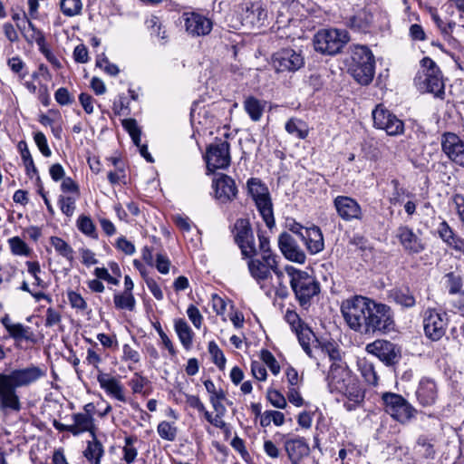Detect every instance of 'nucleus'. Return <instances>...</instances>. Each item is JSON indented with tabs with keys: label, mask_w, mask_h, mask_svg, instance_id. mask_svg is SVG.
<instances>
[{
	"label": "nucleus",
	"mask_w": 464,
	"mask_h": 464,
	"mask_svg": "<svg viewBox=\"0 0 464 464\" xmlns=\"http://www.w3.org/2000/svg\"><path fill=\"white\" fill-rule=\"evenodd\" d=\"M285 129L289 135L299 140H304L309 134L306 122L298 118L289 119L285 125Z\"/></svg>",
	"instance_id": "72a5a7b5"
},
{
	"label": "nucleus",
	"mask_w": 464,
	"mask_h": 464,
	"mask_svg": "<svg viewBox=\"0 0 464 464\" xmlns=\"http://www.w3.org/2000/svg\"><path fill=\"white\" fill-rule=\"evenodd\" d=\"M11 252L15 256H28L31 253V249L27 244L22 240L19 237H11L8 240Z\"/></svg>",
	"instance_id": "49530a36"
},
{
	"label": "nucleus",
	"mask_w": 464,
	"mask_h": 464,
	"mask_svg": "<svg viewBox=\"0 0 464 464\" xmlns=\"http://www.w3.org/2000/svg\"><path fill=\"white\" fill-rule=\"evenodd\" d=\"M395 237L403 250L410 255L420 254L427 247L422 232L420 230L414 231L408 226H400L396 229Z\"/></svg>",
	"instance_id": "f8f14e48"
},
{
	"label": "nucleus",
	"mask_w": 464,
	"mask_h": 464,
	"mask_svg": "<svg viewBox=\"0 0 464 464\" xmlns=\"http://www.w3.org/2000/svg\"><path fill=\"white\" fill-rule=\"evenodd\" d=\"M73 423L72 424L73 436H78L84 432H89L92 438L95 435V424L93 416L89 414L75 413L72 416Z\"/></svg>",
	"instance_id": "c756f323"
},
{
	"label": "nucleus",
	"mask_w": 464,
	"mask_h": 464,
	"mask_svg": "<svg viewBox=\"0 0 464 464\" xmlns=\"http://www.w3.org/2000/svg\"><path fill=\"white\" fill-rule=\"evenodd\" d=\"M357 365L364 381L371 385H376L378 382V375L373 364L366 359H360L357 362Z\"/></svg>",
	"instance_id": "4c0bfd02"
},
{
	"label": "nucleus",
	"mask_w": 464,
	"mask_h": 464,
	"mask_svg": "<svg viewBox=\"0 0 464 464\" xmlns=\"http://www.w3.org/2000/svg\"><path fill=\"white\" fill-rule=\"evenodd\" d=\"M234 238L242 257L247 259V269L251 277L259 285L272 278L275 274L279 279L284 276L279 267L280 256L275 254L270 241L263 233H258V247L250 223L246 218H239L234 225Z\"/></svg>",
	"instance_id": "f257e3e1"
},
{
	"label": "nucleus",
	"mask_w": 464,
	"mask_h": 464,
	"mask_svg": "<svg viewBox=\"0 0 464 464\" xmlns=\"http://www.w3.org/2000/svg\"><path fill=\"white\" fill-rule=\"evenodd\" d=\"M278 246L284 256L298 264H304L305 254L288 233H282L278 238Z\"/></svg>",
	"instance_id": "393cba45"
},
{
	"label": "nucleus",
	"mask_w": 464,
	"mask_h": 464,
	"mask_svg": "<svg viewBox=\"0 0 464 464\" xmlns=\"http://www.w3.org/2000/svg\"><path fill=\"white\" fill-rule=\"evenodd\" d=\"M392 296L396 304L405 308H411L416 304V299L409 289H396Z\"/></svg>",
	"instance_id": "ea45409f"
},
{
	"label": "nucleus",
	"mask_w": 464,
	"mask_h": 464,
	"mask_svg": "<svg viewBox=\"0 0 464 464\" xmlns=\"http://www.w3.org/2000/svg\"><path fill=\"white\" fill-rule=\"evenodd\" d=\"M76 198L73 197L60 196L58 203L60 205L61 211L67 217H72L75 210Z\"/></svg>",
	"instance_id": "5fc2aeb1"
},
{
	"label": "nucleus",
	"mask_w": 464,
	"mask_h": 464,
	"mask_svg": "<svg viewBox=\"0 0 464 464\" xmlns=\"http://www.w3.org/2000/svg\"><path fill=\"white\" fill-rule=\"evenodd\" d=\"M391 186L392 188V191L388 197L389 202L392 205L401 203L406 190L400 185V182L397 179H392L391 181Z\"/></svg>",
	"instance_id": "3c124183"
},
{
	"label": "nucleus",
	"mask_w": 464,
	"mask_h": 464,
	"mask_svg": "<svg viewBox=\"0 0 464 464\" xmlns=\"http://www.w3.org/2000/svg\"><path fill=\"white\" fill-rule=\"evenodd\" d=\"M266 398L270 403L278 409H285L286 406V400L284 395L276 390H268Z\"/></svg>",
	"instance_id": "bf43d9fd"
},
{
	"label": "nucleus",
	"mask_w": 464,
	"mask_h": 464,
	"mask_svg": "<svg viewBox=\"0 0 464 464\" xmlns=\"http://www.w3.org/2000/svg\"><path fill=\"white\" fill-rule=\"evenodd\" d=\"M349 71L358 83L368 85L372 82L375 73V60L368 47L360 45L354 48Z\"/></svg>",
	"instance_id": "423d86ee"
},
{
	"label": "nucleus",
	"mask_w": 464,
	"mask_h": 464,
	"mask_svg": "<svg viewBox=\"0 0 464 464\" xmlns=\"http://www.w3.org/2000/svg\"><path fill=\"white\" fill-rule=\"evenodd\" d=\"M50 243L60 256L66 258L70 262L73 260V249L63 238L59 237H52L50 238Z\"/></svg>",
	"instance_id": "a19ab883"
},
{
	"label": "nucleus",
	"mask_w": 464,
	"mask_h": 464,
	"mask_svg": "<svg viewBox=\"0 0 464 464\" xmlns=\"http://www.w3.org/2000/svg\"><path fill=\"white\" fill-rule=\"evenodd\" d=\"M77 227L78 229L84 235L92 237L97 238L98 234L96 231V227L90 217L82 215L77 219Z\"/></svg>",
	"instance_id": "c03bdc74"
},
{
	"label": "nucleus",
	"mask_w": 464,
	"mask_h": 464,
	"mask_svg": "<svg viewBox=\"0 0 464 464\" xmlns=\"http://www.w3.org/2000/svg\"><path fill=\"white\" fill-rule=\"evenodd\" d=\"M60 8L64 15L72 17L81 14L82 3L81 0H61Z\"/></svg>",
	"instance_id": "a18cd8bd"
},
{
	"label": "nucleus",
	"mask_w": 464,
	"mask_h": 464,
	"mask_svg": "<svg viewBox=\"0 0 464 464\" xmlns=\"http://www.w3.org/2000/svg\"><path fill=\"white\" fill-rule=\"evenodd\" d=\"M285 319L291 326L292 331L295 333L300 330L301 328L306 326V324H304V322L301 320L297 313L293 310H286Z\"/></svg>",
	"instance_id": "13d9d810"
},
{
	"label": "nucleus",
	"mask_w": 464,
	"mask_h": 464,
	"mask_svg": "<svg viewBox=\"0 0 464 464\" xmlns=\"http://www.w3.org/2000/svg\"><path fill=\"white\" fill-rule=\"evenodd\" d=\"M97 381L107 395L121 402L127 401L124 387L116 377L111 376L109 373L100 372L97 375Z\"/></svg>",
	"instance_id": "a878e982"
},
{
	"label": "nucleus",
	"mask_w": 464,
	"mask_h": 464,
	"mask_svg": "<svg viewBox=\"0 0 464 464\" xmlns=\"http://www.w3.org/2000/svg\"><path fill=\"white\" fill-rule=\"evenodd\" d=\"M304 57L294 49H281L272 56V66L277 72H293L304 66Z\"/></svg>",
	"instance_id": "2eb2a0df"
},
{
	"label": "nucleus",
	"mask_w": 464,
	"mask_h": 464,
	"mask_svg": "<svg viewBox=\"0 0 464 464\" xmlns=\"http://www.w3.org/2000/svg\"><path fill=\"white\" fill-rule=\"evenodd\" d=\"M187 315L197 329L201 327L203 316L197 306L194 304L188 305L187 309Z\"/></svg>",
	"instance_id": "338daca9"
},
{
	"label": "nucleus",
	"mask_w": 464,
	"mask_h": 464,
	"mask_svg": "<svg viewBox=\"0 0 464 464\" xmlns=\"http://www.w3.org/2000/svg\"><path fill=\"white\" fill-rule=\"evenodd\" d=\"M212 187L216 199L222 204L231 202L237 195L235 180L226 174H218L213 179Z\"/></svg>",
	"instance_id": "6ab92c4d"
},
{
	"label": "nucleus",
	"mask_w": 464,
	"mask_h": 464,
	"mask_svg": "<svg viewBox=\"0 0 464 464\" xmlns=\"http://www.w3.org/2000/svg\"><path fill=\"white\" fill-rule=\"evenodd\" d=\"M68 301L71 306L74 309L84 311L87 309V303L81 294L75 291H69L67 293Z\"/></svg>",
	"instance_id": "4d7b16f0"
},
{
	"label": "nucleus",
	"mask_w": 464,
	"mask_h": 464,
	"mask_svg": "<svg viewBox=\"0 0 464 464\" xmlns=\"http://www.w3.org/2000/svg\"><path fill=\"white\" fill-rule=\"evenodd\" d=\"M23 24L17 23V28L21 31L27 43H35L38 47H43V44L46 43L44 34L35 27L25 14H24Z\"/></svg>",
	"instance_id": "bb28decb"
},
{
	"label": "nucleus",
	"mask_w": 464,
	"mask_h": 464,
	"mask_svg": "<svg viewBox=\"0 0 464 464\" xmlns=\"http://www.w3.org/2000/svg\"><path fill=\"white\" fill-rule=\"evenodd\" d=\"M447 321V314L445 313L428 308L423 314L425 335L431 341L440 340L446 333Z\"/></svg>",
	"instance_id": "ddd939ff"
},
{
	"label": "nucleus",
	"mask_w": 464,
	"mask_h": 464,
	"mask_svg": "<svg viewBox=\"0 0 464 464\" xmlns=\"http://www.w3.org/2000/svg\"><path fill=\"white\" fill-rule=\"evenodd\" d=\"M416 397L423 406L432 405L437 399V386L430 379H422L416 391Z\"/></svg>",
	"instance_id": "cd10ccee"
},
{
	"label": "nucleus",
	"mask_w": 464,
	"mask_h": 464,
	"mask_svg": "<svg viewBox=\"0 0 464 464\" xmlns=\"http://www.w3.org/2000/svg\"><path fill=\"white\" fill-rule=\"evenodd\" d=\"M62 323V314L58 309L53 307L47 308L45 312L44 326L51 328L60 325Z\"/></svg>",
	"instance_id": "603ef678"
},
{
	"label": "nucleus",
	"mask_w": 464,
	"mask_h": 464,
	"mask_svg": "<svg viewBox=\"0 0 464 464\" xmlns=\"http://www.w3.org/2000/svg\"><path fill=\"white\" fill-rule=\"evenodd\" d=\"M414 83L420 92L433 93L436 97L444 94L441 71L430 57L420 61V69L414 78Z\"/></svg>",
	"instance_id": "39448f33"
},
{
	"label": "nucleus",
	"mask_w": 464,
	"mask_h": 464,
	"mask_svg": "<svg viewBox=\"0 0 464 464\" xmlns=\"http://www.w3.org/2000/svg\"><path fill=\"white\" fill-rule=\"evenodd\" d=\"M244 109L253 121H259L263 116L266 102L254 96L246 97L244 101Z\"/></svg>",
	"instance_id": "473e14b6"
},
{
	"label": "nucleus",
	"mask_w": 464,
	"mask_h": 464,
	"mask_svg": "<svg viewBox=\"0 0 464 464\" xmlns=\"http://www.w3.org/2000/svg\"><path fill=\"white\" fill-rule=\"evenodd\" d=\"M285 450L292 464H300L304 457L310 453V447L303 437H286L284 441Z\"/></svg>",
	"instance_id": "4be33fe9"
},
{
	"label": "nucleus",
	"mask_w": 464,
	"mask_h": 464,
	"mask_svg": "<svg viewBox=\"0 0 464 464\" xmlns=\"http://www.w3.org/2000/svg\"><path fill=\"white\" fill-rule=\"evenodd\" d=\"M113 303L118 310H127L132 312L136 307V299L132 293L121 292L113 295Z\"/></svg>",
	"instance_id": "c9c22d12"
},
{
	"label": "nucleus",
	"mask_w": 464,
	"mask_h": 464,
	"mask_svg": "<svg viewBox=\"0 0 464 464\" xmlns=\"http://www.w3.org/2000/svg\"><path fill=\"white\" fill-rule=\"evenodd\" d=\"M208 352L212 356L213 362L219 368L224 369L226 364V358L223 352L218 344L212 341L208 343Z\"/></svg>",
	"instance_id": "8fccbe9b"
},
{
	"label": "nucleus",
	"mask_w": 464,
	"mask_h": 464,
	"mask_svg": "<svg viewBox=\"0 0 464 464\" xmlns=\"http://www.w3.org/2000/svg\"><path fill=\"white\" fill-rule=\"evenodd\" d=\"M298 338L303 350L309 357H314L311 343L315 342V336L313 331L306 325L295 333Z\"/></svg>",
	"instance_id": "e433bc0d"
},
{
	"label": "nucleus",
	"mask_w": 464,
	"mask_h": 464,
	"mask_svg": "<svg viewBox=\"0 0 464 464\" xmlns=\"http://www.w3.org/2000/svg\"><path fill=\"white\" fill-rule=\"evenodd\" d=\"M341 312L347 325L362 334H386L395 330L391 307L362 295L342 302Z\"/></svg>",
	"instance_id": "f03ea898"
},
{
	"label": "nucleus",
	"mask_w": 464,
	"mask_h": 464,
	"mask_svg": "<svg viewBox=\"0 0 464 464\" xmlns=\"http://www.w3.org/2000/svg\"><path fill=\"white\" fill-rule=\"evenodd\" d=\"M145 24L152 36H160V31H161L162 26L159 17L151 15L146 20Z\"/></svg>",
	"instance_id": "774afa93"
},
{
	"label": "nucleus",
	"mask_w": 464,
	"mask_h": 464,
	"mask_svg": "<svg viewBox=\"0 0 464 464\" xmlns=\"http://www.w3.org/2000/svg\"><path fill=\"white\" fill-rule=\"evenodd\" d=\"M441 147L450 160L464 167V141L458 135L445 132L441 138Z\"/></svg>",
	"instance_id": "aec40b11"
},
{
	"label": "nucleus",
	"mask_w": 464,
	"mask_h": 464,
	"mask_svg": "<svg viewBox=\"0 0 464 464\" xmlns=\"http://www.w3.org/2000/svg\"><path fill=\"white\" fill-rule=\"evenodd\" d=\"M54 99L62 106L72 104L74 102L73 96L64 87H61L55 92Z\"/></svg>",
	"instance_id": "e2e57ef3"
},
{
	"label": "nucleus",
	"mask_w": 464,
	"mask_h": 464,
	"mask_svg": "<svg viewBox=\"0 0 464 464\" xmlns=\"http://www.w3.org/2000/svg\"><path fill=\"white\" fill-rule=\"evenodd\" d=\"M1 324L8 332L9 336L14 340L15 343L22 341L36 343V337L31 327L24 325L21 323H13L8 314H5L1 318Z\"/></svg>",
	"instance_id": "5701e85b"
},
{
	"label": "nucleus",
	"mask_w": 464,
	"mask_h": 464,
	"mask_svg": "<svg viewBox=\"0 0 464 464\" xmlns=\"http://www.w3.org/2000/svg\"><path fill=\"white\" fill-rule=\"evenodd\" d=\"M7 65L10 68V70L18 74L21 79H24L25 77V73L23 72L25 63L19 56H14L12 58H9L7 61Z\"/></svg>",
	"instance_id": "0e129e2a"
},
{
	"label": "nucleus",
	"mask_w": 464,
	"mask_h": 464,
	"mask_svg": "<svg viewBox=\"0 0 464 464\" xmlns=\"http://www.w3.org/2000/svg\"><path fill=\"white\" fill-rule=\"evenodd\" d=\"M438 234L450 247L464 254V239L457 236L446 221L440 224Z\"/></svg>",
	"instance_id": "c85d7f7f"
},
{
	"label": "nucleus",
	"mask_w": 464,
	"mask_h": 464,
	"mask_svg": "<svg viewBox=\"0 0 464 464\" xmlns=\"http://www.w3.org/2000/svg\"><path fill=\"white\" fill-rule=\"evenodd\" d=\"M45 375L46 371L34 364L14 369L9 373H0V411L5 414L20 411L22 404L16 390L29 387Z\"/></svg>",
	"instance_id": "7ed1b4c3"
},
{
	"label": "nucleus",
	"mask_w": 464,
	"mask_h": 464,
	"mask_svg": "<svg viewBox=\"0 0 464 464\" xmlns=\"http://www.w3.org/2000/svg\"><path fill=\"white\" fill-rule=\"evenodd\" d=\"M334 207L338 217L346 222L362 220L363 212L356 199L348 196H337L334 198Z\"/></svg>",
	"instance_id": "f3484780"
},
{
	"label": "nucleus",
	"mask_w": 464,
	"mask_h": 464,
	"mask_svg": "<svg viewBox=\"0 0 464 464\" xmlns=\"http://www.w3.org/2000/svg\"><path fill=\"white\" fill-rule=\"evenodd\" d=\"M157 432L162 440L174 441L177 438L178 428L174 423L163 420L159 423Z\"/></svg>",
	"instance_id": "37998d69"
},
{
	"label": "nucleus",
	"mask_w": 464,
	"mask_h": 464,
	"mask_svg": "<svg viewBox=\"0 0 464 464\" xmlns=\"http://www.w3.org/2000/svg\"><path fill=\"white\" fill-rule=\"evenodd\" d=\"M34 140L39 150L44 157L48 158L52 155V150L48 146L47 139L43 132L38 131L34 133Z\"/></svg>",
	"instance_id": "052dcab7"
},
{
	"label": "nucleus",
	"mask_w": 464,
	"mask_h": 464,
	"mask_svg": "<svg viewBox=\"0 0 464 464\" xmlns=\"http://www.w3.org/2000/svg\"><path fill=\"white\" fill-rule=\"evenodd\" d=\"M365 351L379 358L386 365H393L401 358V352L389 341L378 339L366 345Z\"/></svg>",
	"instance_id": "dca6fc26"
},
{
	"label": "nucleus",
	"mask_w": 464,
	"mask_h": 464,
	"mask_svg": "<svg viewBox=\"0 0 464 464\" xmlns=\"http://www.w3.org/2000/svg\"><path fill=\"white\" fill-rule=\"evenodd\" d=\"M372 21V14L366 10H361L350 17L348 26L353 31L366 33L369 32Z\"/></svg>",
	"instance_id": "7c9ffc66"
},
{
	"label": "nucleus",
	"mask_w": 464,
	"mask_h": 464,
	"mask_svg": "<svg viewBox=\"0 0 464 464\" xmlns=\"http://www.w3.org/2000/svg\"><path fill=\"white\" fill-rule=\"evenodd\" d=\"M18 149L21 152V158L25 167L26 174L32 178L34 174H37V169L34 163L33 157L27 148L25 141H20L18 144Z\"/></svg>",
	"instance_id": "79ce46f5"
},
{
	"label": "nucleus",
	"mask_w": 464,
	"mask_h": 464,
	"mask_svg": "<svg viewBox=\"0 0 464 464\" xmlns=\"http://www.w3.org/2000/svg\"><path fill=\"white\" fill-rule=\"evenodd\" d=\"M327 385L331 393L344 396L348 401L343 404L348 411L355 410L364 399V392L359 381L343 362H333L327 375Z\"/></svg>",
	"instance_id": "20e7f679"
},
{
	"label": "nucleus",
	"mask_w": 464,
	"mask_h": 464,
	"mask_svg": "<svg viewBox=\"0 0 464 464\" xmlns=\"http://www.w3.org/2000/svg\"><path fill=\"white\" fill-rule=\"evenodd\" d=\"M374 127L384 130L389 136H398L404 131V123L382 104H378L372 111Z\"/></svg>",
	"instance_id": "9b49d317"
},
{
	"label": "nucleus",
	"mask_w": 464,
	"mask_h": 464,
	"mask_svg": "<svg viewBox=\"0 0 464 464\" xmlns=\"http://www.w3.org/2000/svg\"><path fill=\"white\" fill-rule=\"evenodd\" d=\"M248 194L268 228L275 226L273 203L268 188L261 179L251 178L246 182Z\"/></svg>",
	"instance_id": "0eeeda50"
},
{
	"label": "nucleus",
	"mask_w": 464,
	"mask_h": 464,
	"mask_svg": "<svg viewBox=\"0 0 464 464\" xmlns=\"http://www.w3.org/2000/svg\"><path fill=\"white\" fill-rule=\"evenodd\" d=\"M416 451L426 459H433L435 457V449L432 440L425 435H421L417 440Z\"/></svg>",
	"instance_id": "58836bf2"
},
{
	"label": "nucleus",
	"mask_w": 464,
	"mask_h": 464,
	"mask_svg": "<svg viewBox=\"0 0 464 464\" xmlns=\"http://www.w3.org/2000/svg\"><path fill=\"white\" fill-rule=\"evenodd\" d=\"M133 442H134V439H132L131 437L125 438V444L122 448V453H123L122 459L127 464L133 463L138 455V450L134 447Z\"/></svg>",
	"instance_id": "de8ad7c7"
},
{
	"label": "nucleus",
	"mask_w": 464,
	"mask_h": 464,
	"mask_svg": "<svg viewBox=\"0 0 464 464\" xmlns=\"http://www.w3.org/2000/svg\"><path fill=\"white\" fill-rule=\"evenodd\" d=\"M290 275V285L300 305L309 304L311 299L320 292L319 283L304 271L293 269Z\"/></svg>",
	"instance_id": "6e6552de"
},
{
	"label": "nucleus",
	"mask_w": 464,
	"mask_h": 464,
	"mask_svg": "<svg viewBox=\"0 0 464 464\" xmlns=\"http://www.w3.org/2000/svg\"><path fill=\"white\" fill-rule=\"evenodd\" d=\"M174 328L183 347L187 350L190 349L193 343L194 333L188 323L181 318L176 319Z\"/></svg>",
	"instance_id": "2f4dec72"
},
{
	"label": "nucleus",
	"mask_w": 464,
	"mask_h": 464,
	"mask_svg": "<svg viewBox=\"0 0 464 464\" xmlns=\"http://www.w3.org/2000/svg\"><path fill=\"white\" fill-rule=\"evenodd\" d=\"M261 357L273 374L277 375L280 372V365L270 352L263 351Z\"/></svg>",
	"instance_id": "69168bd1"
},
{
	"label": "nucleus",
	"mask_w": 464,
	"mask_h": 464,
	"mask_svg": "<svg viewBox=\"0 0 464 464\" xmlns=\"http://www.w3.org/2000/svg\"><path fill=\"white\" fill-rule=\"evenodd\" d=\"M25 265L27 266L28 273L34 277V285L44 288L45 284L44 280L39 276L41 273V267L38 262L36 261H26Z\"/></svg>",
	"instance_id": "6e6d98bb"
},
{
	"label": "nucleus",
	"mask_w": 464,
	"mask_h": 464,
	"mask_svg": "<svg viewBox=\"0 0 464 464\" xmlns=\"http://www.w3.org/2000/svg\"><path fill=\"white\" fill-rule=\"evenodd\" d=\"M229 147V143L222 140H218L208 147L206 161L209 171L213 172L229 166L231 160Z\"/></svg>",
	"instance_id": "4468645a"
},
{
	"label": "nucleus",
	"mask_w": 464,
	"mask_h": 464,
	"mask_svg": "<svg viewBox=\"0 0 464 464\" xmlns=\"http://www.w3.org/2000/svg\"><path fill=\"white\" fill-rule=\"evenodd\" d=\"M104 450L102 444L96 439L92 438V441H88L87 447L83 451L84 457L90 461L91 464H101V459L103 456Z\"/></svg>",
	"instance_id": "f704fd0d"
},
{
	"label": "nucleus",
	"mask_w": 464,
	"mask_h": 464,
	"mask_svg": "<svg viewBox=\"0 0 464 464\" xmlns=\"http://www.w3.org/2000/svg\"><path fill=\"white\" fill-rule=\"evenodd\" d=\"M267 12L261 2L246 3L241 7L240 18L243 25L252 28L264 24Z\"/></svg>",
	"instance_id": "412c9836"
},
{
	"label": "nucleus",
	"mask_w": 464,
	"mask_h": 464,
	"mask_svg": "<svg viewBox=\"0 0 464 464\" xmlns=\"http://www.w3.org/2000/svg\"><path fill=\"white\" fill-rule=\"evenodd\" d=\"M445 285L450 295L459 293L462 287V280L459 275L453 272L448 273L444 276Z\"/></svg>",
	"instance_id": "09e8293b"
},
{
	"label": "nucleus",
	"mask_w": 464,
	"mask_h": 464,
	"mask_svg": "<svg viewBox=\"0 0 464 464\" xmlns=\"http://www.w3.org/2000/svg\"><path fill=\"white\" fill-rule=\"evenodd\" d=\"M186 32L191 37H200L209 34L213 22L208 17L195 12L184 13L182 15Z\"/></svg>",
	"instance_id": "a211bd4d"
},
{
	"label": "nucleus",
	"mask_w": 464,
	"mask_h": 464,
	"mask_svg": "<svg viewBox=\"0 0 464 464\" xmlns=\"http://www.w3.org/2000/svg\"><path fill=\"white\" fill-rule=\"evenodd\" d=\"M122 360L125 362H130L132 363H139L140 362V353L128 343L122 346Z\"/></svg>",
	"instance_id": "680f3d73"
},
{
	"label": "nucleus",
	"mask_w": 464,
	"mask_h": 464,
	"mask_svg": "<svg viewBox=\"0 0 464 464\" xmlns=\"http://www.w3.org/2000/svg\"><path fill=\"white\" fill-rule=\"evenodd\" d=\"M385 411L394 420L404 423L413 416L414 408L400 394L384 392L382 395Z\"/></svg>",
	"instance_id": "9d476101"
},
{
	"label": "nucleus",
	"mask_w": 464,
	"mask_h": 464,
	"mask_svg": "<svg viewBox=\"0 0 464 464\" xmlns=\"http://www.w3.org/2000/svg\"><path fill=\"white\" fill-rule=\"evenodd\" d=\"M148 383L149 380L138 372L134 373L133 377L129 382L132 392L140 394H145L144 388L146 385H148Z\"/></svg>",
	"instance_id": "864d4df0"
},
{
	"label": "nucleus",
	"mask_w": 464,
	"mask_h": 464,
	"mask_svg": "<svg viewBox=\"0 0 464 464\" xmlns=\"http://www.w3.org/2000/svg\"><path fill=\"white\" fill-rule=\"evenodd\" d=\"M348 41V34L343 30H321L314 37V46L321 53L334 55L339 53Z\"/></svg>",
	"instance_id": "1a4fd4ad"
},
{
	"label": "nucleus",
	"mask_w": 464,
	"mask_h": 464,
	"mask_svg": "<svg viewBox=\"0 0 464 464\" xmlns=\"http://www.w3.org/2000/svg\"><path fill=\"white\" fill-rule=\"evenodd\" d=\"M302 231L294 230L293 232L297 234L301 239L304 242L308 252L312 255H315L321 252L324 247V237L321 229L313 226L311 227H300Z\"/></svg>",
	"instance_id": "b1692460"
}]
</instances>
